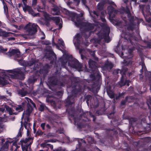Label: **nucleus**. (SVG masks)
Instances as JSON below:
<instances>
[{"mask_svg": "<svg viewBox=\"0 0 151 151\" xmlns=\"http://www.w3.org/2000/svg\"><path fill=\"white\" fill-rule=\"evenodd\" d=\"M18 93L22 96L23 97L26 95L27 93V92L24 91L23 89H22L18 91Z\"/></svg>", "mask_w": 151, "mask_h": 151, "instance_id": "obj_21", "label": "nucleus"}, {"mask_svg": "<svg viewBox=\"0 0 151 151\" xmlns=\"http://www.w3.org/2000/svg\"><path fill=\"white\" fill-rule=\"evenodd\" d=\"M3 5L4 6V11L6 12V11H7L8 8L6 5V4L4 2H3Z\"/></svg>", "mask_w": 151, "mask_h": 151, "instance_id": "obj_36", "label": "nucleus"}, {"mask_svg": "<svg viewBox=\"0 0 151 151\" xmlns=\"http://www.w3.org/2000/svg\"><path fill=\"white\" fill-rule=\"evenodd\" d=\"M101 14L103 16H104L106 14V12H101Z\"/></svg>", "mask_w": 151, "mask_h": 151, "instance_id": "obj_52", "label": "nucleus"}, {"mask_svg": "<svg viewBox=\"0 0 151 151\" xmlns=\"http://www.w3.org/2000/svg\"><path fill=\"white\" fill-rule=\"evenodd\" d=\"M37 2V0H32V5L34 7V6L36 5Z\"/></svg>", "mask_w": 151, "mask_h": 151, "instance_id": "obj_41", "label": "nucleus"}, {"mask_svg": "<svg viewBox=\"0 0 151 151\" xmlns=\"http://www.w3.org/2000/svg\"><path fill=\"white\" fill-rule=\"evenodd\" d=\"M90 53L91 54V55H92V56H94V51H91L90 52Z\"/></svg>", "mask_w": 151, "mask_h": 151, "instance_id": "obj_50", "label": "nucleus"}, {"mask_svg": "<svg viewBox=\"0 0 151 151\" xmlns=\"http://www.w3.org/2000/svg\"><path fill=\"white\" fill-rule=\"evenodd\" d=\"M106 32L105 33L103 37L105 42L108 43L111 41V40L109 37V28L107 26H106Z\"/></svg>", "mask_w": 151, "mask_h": 151, "instance_id": "obj_15", "label": "nucleus"}, {"mask_svg": "<svg viewBox=\"0 0 151 151\" xmlns=\"http://www.w3.org/2000/svg\"><path fill=\"white\" fill-rule=\"evenodd\" d=\"M63 129H62V130L61 131H58V132H59L60 133H63Z\"/></svg>", "mask_w": 151, "mask_h": 151, "instance_id": "obj_58", "label": "nucleus"}, {"mask_svg": "<svg viewBox=\"0 0 151 151\" xmlns=\"http://www.w3.org/2000/svg\"><path fill=\"white\" fill-rule=\"evenodd\" d=\"M4 127V125L1 123V121H0V133L2 131V130L1 129Z\"/></svg>", "mask_w": 151, "mask_h": 151, "instance_id": "obj_42", "label": "nucleus"}, {"mask_svg": "<svg viewBox=\"0 0 151 151\" xmlns=\"http://www.w3.org/2000/svg\"><path fill=\"white\" fill-rule=\"evenodd\" d=\"M88 63L90 67L91 68L93 67H94V66L95 65V62L91 59L89 60Z\"/></svg>", "mask_w": 151, "mask_h": 151, "instance_id": "obj_23", "label": "nucleus"}, {"mask_svg": "<svg viewBox=\"0 0 151 151\" xmlns=\"http://www.w3.org/2000/svg\"><path fill=\"white\" fill-rule=\"evenodd\" d=\"M123 1L125 3H126L128 1V0H123Z\"/></svg>", "mask_w": 151, "mask_h": 151, "instance_id": "obj_63", "label": "nucleus"}, {"mask_svg": "<svg viewBox=\"0 0 151 151\" xmlns=\"http://www.w3.org/2000/svg\"><path fill=\"white\" fill-rule=\"evenodd\" d=\"M52 14L54 15H58L60 13L59 9L58 7L55 6L53 8L52 12Z\"/></svg>", "mask_w": 151, "mask_h": 151, "instance_id": "obj_17", "label": "nucleus"}, {"mask_svg": "<svg viewBox=\"0 0 151 151\" xmlns=\"http://www.w3.org/2000/svg\"><path fill=\"white\" fill-rule=\"evenodd\" d=\"M24 100V101L22 103V104L24 106L27 104L28 107L25 112L23 113L22 118L23 119L25 118V120H26L27 122H29L28 116L32 110V107L30 106H30V104H32L34 107H35V105L32 100L27 97H25Z\"/></svg>", "mask_w": 151, "mask_h": 151, "instance_id": "obj_3", "label": "nucleus"}, {"mask_svg": "<svg viewBox=\"0 0 151 151\" xmlns=\"http://www.w3.org/2000/svg\"><path fill=\"white\" fill-rule=\"evenodd\" d=\"M32 139L31 138H29L28 139H26L24 140L23 141V142L24 143H26L28 142H29V144L28 145H22V147L23 151H31L30 147L29 145L32 142Z\"/></svg>", "mask_w": 151, "mask_h": 151, "instance_id": "obj_8", "label": "nucleus"}, {"mask_svg": "<svg viewBox=\"0 0 151 151\" xmlns=\"http://www.w3.org/2000/svg\"><path fill=\"white\" fill-rule=\"evenodd\" d=\"M46 127L48 129H49L50 128V126L48 124H47L46 125Z\"/></svg>", "mask_w": 151, "mask_h": 151, "instance_id": "obj_55", "label": "nucleus"}, {"mask_svg": "<svg viewBox=\"0 0 151 151\" xmlns=\"http://www.w3.org/2000/svg\"><path fill=\"white\" fill-rule=\"evenodd\" d=\"M145 140L146 141H147L148 142L147 140L150 139V138H149V137H147V138H145Z\"/></svg>", "mask_w": 151, "mask_h": 151, "instance_id": "obj_61", "label": "nucleus"}, {"mask_svg": "<svg viewBox=\"0 0 151 151\" xmlns=\"http://www.w3.org/2000/svg\"><path fill=\"white\" fill-rule=\"evenodd\" d=\"M19 62V63H20L21 62H22V60H17Z\"/></svg>", "mask_w": 151, "mask_h": 151, "instance_id": "obj_64", "label": "nucleus"}, {"mask_svg": "<svg viewBox=\"0 0 151 151\" xmlns=\"http://www.w3.org/2000/svg\"><path fill=\"white\" fill-rule=\"evenodd\" d=\"M105 66L108 69H111L113 67V65L111 62H108L107 63H106Z\"/></svg>", "mask_w": 151, "mask_h": 151, "instance_id": "obj_22", "label": "nucleus"}, {"mask_svg": "<svg viewBox=\"0 0 151 151\" xmlns=\"http://www.w3.org/2000/svg\"><path fill=\"white\" fill-rule=\"evenodd\" d=\"M117 53L121 57H125V59L124 60L123 64L125 65H127L129 64L130 62L131 61L132 59L130 58L131 57H132V56H131L129 58H127V57L126 56L125 54H124V57L123 56L124 55L123 53L122 52H117Z\"/></svg>", "mask_w": 151, "mask_h": 151, "instance_id": "obj_9", "label": "nucleus"}, {"mask_svg": "<svg viewBox=\"0 0 151 151\" xmlns=\"http://www.w3.org/2000/svg\"><path fill=\"white\" fill-rule=\"evenodd\" d=\"M41 1L42 2L43 6L42 7H41L39 5L37 6V11L38 12H42L45 8V3L42 0H41Z\"/></svg>", "mask_w": 151, "mask_h": 151, "instance_id": "obj_20", "label": "nucleus"}, {"mask_svg": "<svg viewBox=\"0 0 151 151\" xmlns=\"http://www.w3.org/2000/svg\"><path fill=\"white\" fill-rule=\"evenodd\" d=\"M71 20L74 22L75 25L77 27L81 28L82 26L85 27V28H87L88 30H91L94 27V25L91 24L86 23L81 20L79 15L75 13L71 14Z\"/></svg>", "mask_w": 151, "mask_h": 151, "instance_id": "obj_2", "label": "nucleus"}, {"mask_svg": "<svg viewBox=\"0 0 151 151\" xmlns=\"http://www.w3.org/2000/svg\"><path fill=\"white\" fill-rule=\"evenodd\" d=\"M25 128L27 129H28V127H29L30 126V124L28 123H26V124H25L24 125Z\"/></svg>", "mask_w": 151, "mask_h": 151, "instance_id": "obj_43", "label": "nucleus"}, {"mask_svg": "<svg viewBox=\"0 0 151 151\" xmlns=\"http://www.w3.org/2000/svg\"><path fill=\"white\" fill-rule=\"evenodd\" d=\"M43 15L46 20L49 21L52 19L55 21L57 25L58 26L59 29H60L62 27V21L59 17H56L51 18L50 17L49 15L45 12H43Z\"/></svg>", "mask_w": 151, "mask_h": 151, "instance_id": "obj_4", "label": "nucleus"}, {"mask_svg": "<svg viewBox=\"0 0 151 151\" xmlns=\"http://www.w3.org/2000/svg\"><path fill=\"white\" fill-rule=\"evenodd\" d=\"M0 121L1 122H6L7 121V117H0Z\"/></svg>", "mask_w": 151, "mask_h": 151, "instance_id": "obj_37", "label": "nucleus"}, {"mask_svg": "<svg viewBox=\"0 0 151 151\" xmlns=\"http://www.w3.org/2000/svg\"><path fill=\"white\" fill-rule=\"evenodd\" d=\"M52 45L53 46L55 45H56L57 48L58 49H59L60 47L58 46V44H60L63 47H64V46L65 45L64 41L61 39H58V44L55 43L53 41L52 42Z\"/></svg>", "mask_w": 151, "mask_h": 151, "instance_id": "obj_16", "label": "nucleus"}, {"mask_svg": "<svg viewBox=\"0 0 151 151\" xmlns=\"http://www.w3.org/2000/svg\"><path fill=\"white\" fill-rule=\"evenodd\" d=\"M87 140L88 141L89 143H92L93 142V139L91 137H89L87 139Z\"/></svg>", "mask_w": 151, "mask_h": 151, "instance_id": "obj_35", "label": "nucleus"}, {"mask_svg": "<svg viewBox=\"0 0 151 151\" xmlns=\"http://www.w3.org/2000/svg\"><path fill=\"white\" fill-rule=\"evenodd\" d=\"M63 58H62L60 59V60L62 62L63 64L64 65L67 63V59H65L64 61H63Z\"/></svg>", "mask_w": 151, "mask_h": 151, "instance_id": "obj_38", "label": "nucleus"}, {"mask_svg": "<svg viewBox=\"0 0 151 151\" xmlns=\"http://www.w3.org/2000/svg\"><path fill=\"white\" fill-rule=\"evenodd\" d=\"M15 109L16 111L19 112L22 110V107L21 106L19 105L16 107Z\"/></svg>", "mask_w": 151, "mask_h": 151, "instance_id": "obj_31", "label": "nucleus"}, {"mask_svg": "<svg viewBox=\"0 0 151 151\" xmlns=\"http://www.w3.org/2000/svg\"><path fill=\"white\" fill-rule=\"evenodd\" d=\"M141 1L142 2H147V0H141Z\"/></svg>", "mask_w": 151, "mask_h": 151, "instance_id": "obj_62", "label": "nucleus"}, {"mask_svg": "<svg viewBox=\"0 0 151 151\" xmlns=\"http://www.w3.org/2000/svg\"><path fill=\"white\" fill-rule=\"evenodd\" d=\"M108 13L109 15V17L111 18L114 17L115 14L117 13V11L114 10L112 6H109L107 8Z\"/></svg>", "mask_w": 151, "mask_h": 151, "instance_id": "obj_11", "label": "nucleus"}, {"mask_svg": "<svg viewBox=\"0 0 151 151\" xmlns=\"http://www.w3.org/2000/svg\"><path fill=\"white\" fill-rule=\"evenodd\" d=\"M129 80H126L124 83H123L122 81V80H121V81L120 83V85L121 86L126 85H127V86H129Z\"/></svg>", "mask_w": 151, "mask_h": 151, "instance_id": "obj_24", "label": "nucleus"}, {"mask_svg": "<svg viewBox=\"0 0 151 151\" xmlns=\"http://www.w3.org/2000/svg\"><path fill=\"white\" fill-rule=\"evenodd\" d=\"M7 54L9 56L15 55L17 57H19L20 55L19 51L17 49L12 50L11 51H9Z\"/></svg>", "mask_w": 151, "mask_h": 151, "instance_id": "obj_13", "label": "nucleus"}, {"mask_svg": "<svg viewBox=\"0 0 151 151\" xmlns=\"http://www.w3.org/2000/svg\"><path fill=\"white\" fill-rule=\"evenodd\" d=\"M5 140L3 138H0V142H1V145H2V143L4 142Z\"/></svg>", "mask_w": 151, "mask_h": 151, "instance_id": "obj_44", "label": "nucleus"}, {"mask_svg": "<svg viewBox=\"0 0 151 151\" xmlns=\"http://www.w3.org/2000/svg\"><path fill=\"white\" fill-rule=\"evenodd\" d=\"M4 109L3 108H0V113L3 112L4 111Z\"/></svg>", "mask_w": 151, "mask_h": 151, "instance_id": "obj_54", "label": "nucleus"}, {"mask_svg": "<svg viewBox=\"0 0 151 151\" xmlns=\"http://www.w3.org/2000/svg\"><path fill=\"white\" fill-rule=\"evenodd\" d=\"M6 98L4 96L1 95L0 94V100H6Z\"/></svg>", "mask_w": 151, "mask_h": 151, "instance_id": "obj_40", "label": "nucleus"}, {"mask_svg": "<svg viewBox=\"0 0 151 151\" xmlns=\"http://www.w3.org/2000/svg\"><path fill=\"white\" fill-rule=\"evenodd\" d=\"M74 1L77 5L78 4L80 1V0H74ZM82 1L83 4L85 5L86 2V0H82Z\"/></svg>", "mask_w": 151, "mask_h": 151, "instance_id": "obj_32", "label": "nucleus"}, {"mask_svg": "<svg viewBox=\"0 0 151 151\" xmlns=\"http://www.w3.org/2000/svg\"><path fill=\"white\" fill-rule=\"evenodd\" d=\"M38 26L35 24L29 23L25 27V29L28 32V35H32L37 31Z\"/></svg>", "mask_w": 151, "mask_h": 151, "instance_id": "obj_5", "label": "nucleus"}, {"mask_svg": "<svg viewBox=\"0 0 151 151\" xmlns=\"http://www.w3.org/2000/svg\"><path fill=\"white\" fill-rule=\"evenodd\" d=\"M5 108H6V110L9 112V114L10 115H12V114H14L12 112L11 109L10 107H9L7 106H5Z\"/></svg>", "mask_w": 151, "mask_h": 151, "instance_id": "obj_25", "label": "nucleus"}, {"mask_svg": "<svg viewBox=\"0 0 151 151\" xmlns=\"http://www.w3.org/2000/svg\"><path fill=\"white\" fill-rule=\"evenodd\" d=\"M101 19L102 22H105L106 21V20L104 18H101Z\"/></svg>", "mask_w": 151, "mask_h": 151, "instance_id": "obj_56", "label": "nucleus"}, {"mask_svg": "<svg viewBox=\"0 0 151 151\" xmlns=\"http://www.w3.org/2000/svg\"><path fill=\"white\" fill-rule=\"evenodd\" d=\"M50 43V42L49 41H45V42H44L43 43L45 44L46 45H48Z\"/></svg>", "mask_w": 151, "mask_h": 151, "instance_id": "obj_49", "label": "nucleus"}, {"mask_svg": "<svg viewBox=\"0 0 151 151\" xmlns=\"http://www.w3.org/2000/svg\"><path fill=\"white\" fill-rule=\"evenodd\" d=\"M147 76L148 78H150L151 77V73L150 72H147Z\"/></svg>", "mask_w": 151, "mask_h": 151, "instance_id": "obj_47", "label": "nucleus"}, {"mask_svg": "<svg viewBox=\"0 0 151 151\" xmlns=\"http://www.w3.org/2000/svg\"><path fill=\"white\" fill-rule=\"evenodd\" d=\"M126 39L127 40H129L130 42H132L131 40L133 39H134L135 40H137L132 35H127L125 37Z\"/></svg>", "mask_w": 151, "mask_h": 151, "instance_id": "obj_18", "label": "nucleus"}, {"mask_svg": "<svg viewBox=\"0 0 151 151\" xmlns=\"http://www.w3.org/2000/svg\"><path fill=\"white\" fill-rule=\"evenodd\" d=\"M36 79L35 78H33L32 79L31 78H30L28 80V81L29 83H33L34 82L36 81Z\"/></svg>", "mask_w": 151, "mask_h": 151, "instance_id": "obj_33", "label": "nucleus"}, {"mask_svg": "<svg viewBox=\"0 0 151 151\" xmlns=\"http://www.w3.org/2000/svg\"><path fill=\"white\" fill-rule=\"evenodd\" d=\"M109 96L111 98H113L114 97V95L113 93H112L111 95L109 94Z\"/></svg>", "mask_w": 151, "mask_h": 151, "instance_id": "obj_53", "label": "nucleus"}, {"mask_svg": "<svg viewBox=\"0 0 151 151\" xmlns=\"http://www.w3.org/2000/svg\"><path fill=\"white\" fill-rule=\"evenodd\" d=\"M81 37V35L79 34H77L74 39V43L75 46L78 49H79L80 39Z\"/></svg>", "mask_w": 151, "mask_h": 151, "instance_id": "obj_14", "label": "nucleus"}, {"mask_svg": "<svg viewBox=\"0 0 151 151\" xmlns=\"http://www.w3.org/2000/svg\"><path fill=\"white\" fill-rule=\"evenodd\" d=\"M11 142H9L8 141H7L3 146L0 147L1 150H4L5 149H6L8 147V144L9 143H11Z\"/></svg>", "mask_w": 151, "mask_h": 151, "instance_id": "obj_19", "label": "nucleus"}, {"mask_svg": "<svg viewBox=\"0 0 151 151\" xmlns=\"http://www.w3.org/2000/svg\"><path fill=\"white\" fill-rule=\"evenodd\" d=\"M72 62L74 64L71 65L70 64V62H69L68 63L69 65H70L72 67L77 69L79 71L82 70V66L78 60H76L75 62Z\"/></svg>", "mask_w": 151, "mask_h": 151, "instance_id": "obj_12", "label": "nucleus"}, {"mask_svg": "<svg viewBox=\"0 0 151 151\" xmlns=\"http://www.w3.org/2000/svg\"><path fill=\"white\" fill-rule=\"evenodd\" d=\"M147 104L149 108L151 109V98H149V99L147 100Z\"/></svg>", "mask_w": 151, "mask_h": 151, "instance_id": "obj_29", "label": "nucleus"}, {"mask_svg": "<svg viewBox=\"0 0 151 151\" xmlns=\"http://www.w3.org/2000/svg\"><path fill=\"white\" fill-rule=\"evenodd\" d=\"M129 55H131L132 53V50H129Z\"/></svg>", "mask_w": 151, "mask_h": 151, "instance_id": "obj_60", "label": "nucleus"}, {"mask_svg": "<svg viewBox=\"0 0 151 151\" xmlns=\"http://www.w3.org/2000/svg\"><path fill=\"white\" fill-rule=\"evenodd\" d=\"M140 64L141 65L142 67V68L141 70V71L142 70L143 71H145L146 70V68L145 64L142 61L141 62Z\"/></svg>", "mask_w": 151, "mask_h": 151, "instance_id": "obj_26", "label": "nucleus"}, {"mask_svg": "<svg viewBox=\"0 0 151 151\" xmlns=\"http://www.w3.org/2000/svg\"><path fill=\"white\" fill-rule=\"evenodd\" d=\"M23 8L24 12L27 11L29 14H31L33 16H37L39 14L38 13H35L32 8L29 6L25 5Z\"/></svg>", "mask_w": 151, "mask_h": 151, "instance_id": "obj_10", "label": "nucleus"}, {"mask_svg": "<svg viewBox=\"0 0 151 151\" xmlns=\"http://www.w3.org/2000/svg\"><path fill=\"white\" fill-rule=\"evenodd\" d=\"M99 25L102 28H103L104 27L103 26H102L101 24H100L99 22H97L96 24L95 25V26H98L100 28V27L99 26Z\"/></svg>", "mask_w": 151, "mask_h": 151, "instance_id": "obj_45", "label": "nucleus"}, {"mask_svg": "<svg viewBox=\"0 0 151 151\" xmlns=\"http://www.w3.org/2000/svg\"><path fill=\"white\" fill-rule=\"evenodd\" d=\"M126 12L130 22V24L127 27V29L129 30H132L134 27H135L136 26V24H135L134 23H136L137 19L134 20V17L131 16L129 11L128 8H127Z\"/></svg>", "mask_w": 151, "mask_h": 151, "instance_id": "obj_6", "label": "nucleus"}, {"mask_svg": "<svg viewBox=\"0 0 151 151\" xmlns=\"http://www.w3.org/2000/svg\"><path fill=\"white\" fill-rule=\"evenodd\" d=\"M115 72L116 73V74H118L119 73V72H120L121 74H122V75H123L122 74V73L123 72L124 75L125 74V73L124 71V70H122V71H121V70H115Z\"/></svg>", "mask_w": 151, "mask_h": 151, "instance_id": "obj_34", "label": "nucleus"}, {"mask_svg": "<svg viewBox=\"0 0 151 151\" xmlns=\"http://www.w3.org/2000/svg\"><path fill=\"white\" fill-rule=\"evenodd\" d=\"M96 1H100L98 4L97 6L98 9L100 10L102 9L104 5L106 3H108L112 5H115L114 3L110 0H96Z\"/></svg>", "mask_w": 151, "mask_h": 151, "instance_id": "obj_7", "label": "nucleus"}, {"mask_svg": "<svg viewBox=\"0 0 151 151\" xmlns=\"http://www.w3.org/2000/svg\"><path fill=\"white\" fill-rule=\"evenodd\" d=\"M42 35H43L44 37H42V38L43 39H44L45 38V35L44 34V33L43 32H42Z\"/></svg>", "mask_w": 151, "mask_h": 151, "instance_id": "obj_57", "label": "nucleus"}, {"mask_svg": "<svg viewBox=\"0 0 151 151\" xmlns=\"http://www.w3.org/2000/svg\"><path fill=\"white\" fill-rule=\"evenodd\" d=\"M8 40H15V38L13 37H11L8 38Z\"/></svg>", "mask_w": 151, "mask_h": 151, "instance_id": "obj_51", "label": "nucleus"}, {"mask_svg": "<svg viewBox=\"0 0 151 151\" xmlns=\"http://www.w3.org/2000/svg\"><path fill=\"white\" fill-rule=\"evenodd\" d=\"M32 63H29V65L31 66H32V65H33V64H35V60H34V61H32Z\"/></svg>", "mask_w": 151, "mask_h": 151, "instance_id": "obj_48", "label": "nucleus"}, {"mask_svg": "<svg viewBox=\"0 0 151 151\" xmlns=\"http://www.w3.org/2000/svg\"><path fill=\"white\" fill-rule=\"evenodd\" d=\"M89 13L91 16L93 18L95 17V16H96V17H98V14L95 11L91 12H89Z\"/></svg>", "mask_w": 151, "mask_h": 151, "instance_id": "obj_27", "label": "nucleus"}, {"mask_svg": "<svg viewBox=\"0 0 151 151\" xmlns=\"http://www.w3.org/2000/svg\"><path fill=\"white\" fill-rule=\"evenodd\" d=\"M41 127L43 129H45V123H42L41 124Z\"/></svg>", "mask_w": 151, "mask_h": 151, "instance_id": "obj_46", "label": "nucleus"}, {"mask_svg": "<svg viewBox=\"0 0 151 151\" xmlns=\"http://www.w3.org/2000/svg\"><path fill=\"white\" fill-rule=\"evenodd\" d=\"M125 103V102L124 101H123L122 102L121 104L122 105H124Z\"/></svg>", "mask_w": 151, "mask_h": 151, "instance_id": "obj_59", "label": "nucleus"}, {"mask_svg": "<svg viewBox=\"0 0 151 151\" xmlns=\"http://www.w3.org/2000/svg\"><path fill=\"white\" fill-rule=\"evenodd\" d=\"M6 98L4 96L1 95L0 94V100H6Z\"/></svg>", "mask_w": 151, "mask_h": 151, "instance_id": "obj_39", "label": "nucleus"}, {"mask_svg": "<svg viewBox=\"0 0 151 151\" xmlns=\"http://www.w3.org/2000/svg\"><path fill=\"white\" fill-rule=\"evenodd\" d=\"M7 50V48H4L2 47H0V53H4Z\"/></svg>", "mask_w": 151, "mask_h": 151, "instance_id": "obj_28", "label": "nucleus"}, {"mask_svg": "<svg viewBox=\"0 0 151 151\" xmlns=\"http://www.w3.org/2000/svg\"><path fill=\"white\" fill-rule=\"evenodd\" d=\"M24 70L23 68H17L8 71L9 74H6L2 72V76H0V84L5 85L9 83L10 78H21L24 75Z\"/></svg>", "mask_w": 151, "mask_h": 151, "instance_id": "obj_1", "label": "nucleus"}, {"mask_svg": "<svg viewBox=\"0 0 151 151\" xmlns=\"http://www.w3.org/2000/svg\"><path fill=\"white\" fill-rule=\"evenodd\" d=\"M46 107L45 105L44 104H41L40 106L39 110L40 111H42L44 110V109L46 108Z\"/></svg>", "mask_w": 151, "mask_h": 151, "instance_id": "obj_30", "label": "nucleus"}]
</instances>
